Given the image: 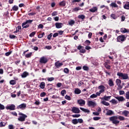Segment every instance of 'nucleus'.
Instances as JSON below:
<instances>
[{
    "mask_svg": "<svg viewBox=\"0 0 129 129\" xmlns=\"http://www.w3.org/2000/svg\"><path fill=\"white\" fill-rule=\"evenodd\" d=\"M118 119H119L120 120H124V117L119 116L118 117L117 116H113L109 117V120L110 121H111V122L113 124H118L119 123V121L118 120Z\"/></svg>",
    "mask_w": 129,
    "mask_h": 129,
    "instance_id": "nucleus-1",
    "label": "nucleus"
},
{
    "mask_svg": "<svg viewBox=\"0 0 129 129\" xmlns=\"http://www.w3.org/2000/svg\"><path fill=\"white\" fill-rule=\"evenodd\" d=\"M117 76L119 77L120 79H123V80H125L126 79H128V75L127 74H123L122 73L118 72L117 73Z\"/></svg>",
    "mask_w": 129,
    "mask_h": 129,
    "instance_id": "nucleus-2",
    "label": "nucleus"
},
{
    "mask_svg": "<svg viewBox=\"0 0 129 129\" xmlns=\"http://www.w3.org/2000/svg\"><path fill=\"white\" fill-rule=\"evenodd\" d=\"M19 115H20L19 117L18 118L19 121H25L26 120V118L28 117V116L22 112L19 113Z\"/></svg>",
    "mask_w": 129,
    "mask_h": 129,
    "instance_id": "nucleus-3",
    "label": "nucleus"
},
{
    "mask_svg": "<svg viewBox=\"0 0 129 129\" xmlns=\"http://www.w3.org/2000/svg\"><path fill=\"white\" fill-rule=\"evenodd\" d=\"M32 22H33V20H27L26 21L22 23V27L23 28H29V27H30V25L28 24H31Z\"/></svg>",
    "mask_w": 129,
    "mask_h": 129,
    "instance_id": "nucleus-4",
    "label": "nucleus"
},
{
    "mask_svg": "<svg viewBox=\"0 0 129 129\" xmlns=\"http://www.w3.org/2000/svg\"><path fill=\"white\" fill-rule=\"evenodd\" d=\"M48 62V58L45 56H42L40 58L39 63L41 64H46Z\"/></svg>",
    "mask_w": 129,
    "mask_h": 129,
    "instance_id": "nucleus-5",
    "label": "nucleus"
},
{
    "mask_svg": "<svg viewBox=\"0 0 129 129\" xmlns=\"http://www.w3.org/2000/svg\"><path fill=\"white\" fill-rule=\"evenodd\" d=\"M116 84L119 89H122V86L120 85L121 84V80H120V79H117L116 80Z\"/></svg>",
    "mask_w": 129,
    "mask_h": 129,
    "instance_id": "nucleus-6",
    "label": "nucleus"
},
{
    "mask_svg": "<svg viewBox=\"0 0 129 129\" xmlns=\"http://www.w3.org/2000/svg\"><path fill=\"white\" fill-rule=\"evenodd\" d=\"M126 39L125 36L120 35L117 37V42H123Z\"/></svg>",
    "mask_w": 129,
    "mask_h": 129,
    "instance_id": "nucleus-7",
    "label": "nucleus"
},
{
    "mask_svg": "<svg viewBox=\"0 0 129 129\" xmlns=\"http://www.w3.org/2000/svg\"><path fill=\"white\" fill-rule=\"evenodd\" d=\"M77 103L78 104H79L80 106H84V105H85L86 102L85 100L81 99L80 100H78Z\"/></svg>",
    "mask_w": 129,
    "mask_h": 129,
    "instance_id": "nucleus-8",
    "label": "nucleus"
},
{
    "mask_svg": "<svg viewBox=\"0 0 129 129\" xmlns=\"http://www.w3.org/2000/svg\"><path fill=\"white\" fill-rule=\"evenodd\" d=\"M72 111L74 113H80V110L79 109V108H77L76 107H73Z\"/></svg>",
    "mask_w": 129,
    "mask_h": 129,
    "instance_id": "nucleus-9",
    "label": "nucleus"
},
{
    "mask_svg": "<svg viewBox=\"0 0 129 129\" xmlns=\"http://www.w3.org/2000/svg\"><path fill=\"white\" fill-rule=\"evenodd\" d=\"M27 107V104L25 103H22L19 105H18L17 107V109H25Z\"/></svg>",
    "mask_w": 129,
    "mask_h": 129,
    "instance_id": "nucleus-10",
    "label": "nucleus"
},
{
    "mask_svg": "<svg viewBox=\"0 0 129 129\" xmlns=\"http://www.w3.org/2000/svg\"><path fill=\"white\" fill-rule=\"evenodd\" d=\"M6 108L7 109H10V110H15L16 109V105L11 104V105L7 106Z\"/></svg>",
    "mask_w": 129,
    "mask_h": 129,
    "instance_id": "nucleus-11",
    "label": "nucleus"
},
{
    "mask_svg": "<svg viewBox=\"0 0 129 129\" xmlns=\"http://www.w3.org/2000/svg\"><path fill=\"white\" fill-rule=\"evenodd\" d=\"M98 89L100 90V92L102 93H103V92H104V91H105V87L104 85H100L98 87Z\"/></svg>",
    "mask_w": 129,
    "mask_h": 129,
    "instance_id": "nucleus-12",
    "label": "nucleus"
},
{
    "mask_svg": "<svg viewBox=\"0 0 129 129\" xmlns=\"http://www.w3.org/2000/svg\"><path fill=\"white\" fill-rule=\"evenodd\" d=\"M115 98H116V99H117V100H118L119 102H122V101H124L125 100V99H124V98L122 96H116L115 97Z\"/></svg>",
    "mask_w": 129,
    "mask_h": 129,
    "instance_id": "nucleus-13",
    "label": "nucleus"
},
{
    "mask_svg": "<svg viewBox=\"0 0 129 129\" xmlns=\"http://www.w3.org/2000/svg\"><path fill=\"white\" fill-rule=\"evenodd\" d=\"M54 66L57 68H60V67H61V66H63V63L59 62V61H58L54 63Z\"/></svg>",
    "mask_w": 129,
    "mask_h": 129,
    "instance_id": "nucleus-14",
    "label": "nucleus"
},
{
    "mask_svg": "<svg viewBox=\"0 0 129 129\" xmlns=\"http://www.w3.org/2000/svg\"><path fill=\"white\" fill-rule=\"evenodd\" d=\"M88 106L90 107V106H93V107H94L95 106V102L92 101H89L88 102Z\"/></svg>",
    "mask_w": 129,
    "mask_h": 129,
    "instance_id": "nucleus-15",
    "label": "nucleus"
},
{
    "mask_svg": "<svg viewBox=\"0 0 129 129\" xmlns=\"http://www.w3.org/2000/svg\"><path fill=\"white\" fill-rule=\"evenodd\" d=\"M98 10V8H97V7H95L89 9V12H90L91 13H96V12H97Z\"/></svg>",
    "mask_w": 129,
    "mask_h": 129,
    "instance_id": "nucleus-16",
    "label": "nucleus"
},
{
    "mask_svg": "<svg viewBox=\"0 0 129 129\" xmlns=\"http://www.w3.org/2000/svg\"><path fill=\"white\" fill-rule=\"evenodd\" d=\"M110 98H111V96H106V95H105V96L102 98V99H103V100H106V101H108V100H109V99H110Z\"/></svg>",
    "mask_w": 129,
    "mask_h": 129,
    "instance_id": "nucleus-17",
    "label": "nucleus"
},
{
    "mask_svg": "<svg viewBox=\"0 0 129 129\" xmlns=\"http://www.w3.org/2000/svg\"><path fill=\"white\" fill-rule=\"evenodd\" d=\"M55 25V27H56V28H57V29H60V28H62V26H63V24L60 23L58 22L56 23Z\"/></svg>",
    "mask_w": 129,
    "mask_h": 129,
    "instance_id": "nucleus-18",
    "label": "nucleus"
},
{
    "mask_svg": "<svg viewBox=\"0 0 129 129\" xmlns=\"http://www.w3.org/2000/svg\"><path fill=\"white\" fill-rule=\"evenodd\" d=\"M120 32L121 33H129V29L122 28L120 29Z\"/></svg>",
    "mask_w": 129,
    "mask_h": 129,
    "instance_id": "nucleus-19",
    "label": "nucleus"
},
{
    "mask_svg": "<svg viewBox=\"0 0 129 129\" xmlns=\"http://www.w3.org/2000/svg\"><path fill=\"white\" fill-rule=\"evenodd\" d=\"M80 109L81 110H82V111H84V112H86L87 113H89V112H90V111L89 109L82 107H80Z\"/></svg>",
    "mask_w": 129,
    "mask_h": 129,
    "instance_id": "nucleus-20",
    "label": "nucleus"
},
{
    "mask_svg": "<svg viewBox=\"0 0 129 129\" xmlns=\"http://www.w3.org/2000/svg\"><path fill=\"white\" fill-rule=\"evenodd\" d=\"M110 7H111V8H118V6L114 2L111 3V4H110Z\"/></svg>",
    "mask_w": 129,
    "mask_h": 129,
    "instance_id": "nucleus-21",
    "label": "nucleus"
},
{
    "mask_svg": "<svg viewBox=\"0 0 129 129\" xmlns=\"http://www.w3.org/2000/svg\"><path fill=\"white\" fill-rule=\"evenodd\" d=\"M108 85L109 86H114V84L113 83V81L112 79H109L108 81Z\"/></svg>",
    "mask_w": 129,
    "mask_h": 129,
    "instance_id": "nucleus-22",
    "label": "nucleus"
},
{
    "mask_svg": "<svg viewBox=\"0 0 129 129\" xmlns=\"http://www.w3.org/2000/svg\"><path fill=\"white\" fill-rule=\"evenodd\" d=\"M59 6H60V7H65V6H66V1H62L59 3Z\"/></svg>",
    "mask_w": 129,
    "mask_h": 129,
    "instance_id": "nucleus-23",
    "label": "nucleus"
},
{
    "mask_svg": "<svg viewBox=\"0 0 129 129\" xmlns=\"http://www.w3.org/2000/svg\"><path fill=\"white\" fill-rule=\"evenodd\" d=\"M104 66L105 68H106V69H108V70H110V68H111L110 65H109L108 63H107V62H105L104 63Z\"/></svg>",
    "mask_w": 129,
    "mask_h": 129,
    "instance_id": "nucleus-24",
    "label": "nucleus"
},
{
    "mask_svg": "<svg viewBox=\"0 0 129 129\" xmlns=\"http://www.w3.org/2000/svg\"><path fill=\"white\" fill-rule=\"evenodd\" d=\"M29 75V73H27V72H24L21 75L22 78H26V77Z\"/></svg>",
    "mask_w": 129,
    "mask_h": 129,
    "instance_id": "nucleus-25",
    "label": "nucleus"
},
{
    "mask_svg": "<svg viewBox=\"0 0 129 129\" xmlns=\"http://www.w3.org/2000/svg\"><path fill=\"white\" fill-rule=\"evenodd\" d=\"M123 8L125 10H129V2L126 3V4L123 6Z\"/></svg>",
    "mask_w": 129,
    "mask_h": 129,
    "instance_id": "nucleus-26",
    "label": "nucleus"
},
{
    "mask_svg": "<svg viewBox=\"0 0 129 129\" xmlns=\"http://www.w3.org/2000/svg\"><path fill=\"white\" fill-rule=\"evenodd\" d=\"M75 94H80L81 93V90L79 89V88H76L75 90Z\"/></svg>",
    "mask_w": 129,
    "mask_h": 129,
    "instance_id": "nucleus-27",
    "label": "nucleus"
},
{
    "mask_svg": "<svg viewBox=\"0 0 129 129\" xmlns=\"http://www.w3.org/2000/svg\"><path fill=\"white\" fill-rule=\"evenodd\" d=\"M106 114V115H112V114H113V111H112L111 110H108Z\"/></svg>",
    "mask_w": 129,
    "mask_h": 129,
    "instance_id": "nucleus-28",
    "label": "nucleus"
},
{
    "mask_svg": "<svg viewBox=\"0 0 129 129\" xmlns=\"http://www.w3.org/2000/svg\"><path fill=\"white\" fill-rule=\"evenodd\" d=\"M45 86H46V85L45 84V82H41L39 86V87H40V88H41V89H44V88H45Z\"/></svg>",
    "mask_w": 129,
    "mask_h": 129,
    "instance_id": "nucleus-29",
    "label": "nucleus"
},
{
    "mask_svg": "<svg viewBox=\"0 0 129 129\" xmlns=\"http://www.w3.org/2000/svg\"><path fill=\"white\" fill-rule=\"evenodd\" d=\"M122 114L124 115V116H127V115H128L129 114V111H127V110H124L123 111V112H122Z\"/></svg>",
    "mask_w": 129,
    "mask_h": 129,
    "instance_id": "nucleus-30",
    "label": "nucleus"
},
{
    "mask_svg": "<svg viewBox=\"0 0 129 129\" xmlns=\"http://www.w3.org/2000/svg\"><path fill=\"white\" fill-rule=\"evenodd\" d=\"M74 24H75V21L74 20H71L69 21V25L70 26H73Z\"/></svg>",
    "mask_w": 129,
    "mask_h": 129,
    "instance_id": "nucleus-31",
    "label": "nucleus"
},
{
    "mask_svg": "<svg viewBox=\"0 0 129 129\" xmlns=\"http://www.w3.org/2000/svg\"><path fill=\"white\" fill-rule=\"evenodd\" d=\"M12 10H13V11H15V12H17V11H18V10H19V7H18L16 5H15L12 8Z\"/></svg>",
    "mask_w": 129,
    "mask_h": 129,
    "instance_id": "nucleus-32",
    "label": "nucleus"
},
{
    "mask_svg": "<svg viewBox=\"0 0 129 129\" xmlns=\"http://www.w3.org/2000/svg\"><path fill=\"white\" fill-rule=\"evenodd\" d=\"M102 104H103L104 105H105L106 106H108L109 105V103L105 101H102L101 102Z\"/></svg>",
    "mask_w": 129,
    "mask_h": 129,
    "instance_id": "nucleus-33",
    "label": "nucleus"
},
{
    "mask_svg": "<svg viewBox=\"0 0 129 129\" xmlns=\"http://www.w3.org/2000/svg\"><path fill=\"white\" fill-rule=\"evenodd\" d=\"M81 10V8L79 7H76L74 9H73L72 12H78V11H80Z\"/></svg>",
    "mask_w": 129,
    "mask_h": 129,
    "instance_id": "nucleus-34",
    "label": "nucleus"
},
{
    "mask_svg": "<svg viewBox=\"0 0 129 129\" xmlns=\"http://www.w3.org/2000/svg\"><path fill=\"white\" fill-rule=\"evenodd\" d=\"M10 83L11 85H16L17 82H16V81L14 80H12L10 81Z\"/></svg>",
    "mask_w": 129,
    "mask_h": 129,
    "instance_id": "nucleus-35",
    "label": "nucleus"
},
{
    "mask_svg": "<svg viewBox=\"0 0 129 129\" xmlns=\"http://www.w3.org/2000/svg\"><path fill=\"white\" fill-rule=\"evenodd\" d=\"M72 122L74 124H77V123H78V121L77 119H73L72 120Z\"/></svg>",
    "mask_w": 129,
    "mask_h": 129,
    "instance_id": "nucleus-36",
    "label": "nucleus"
},
{
    "mask_svg": "<svg viewBox=\"0 0 129 129\" xmlns=\"http://www.w3.org/2000/svg\"><path fill=\"white\" fill-rule=\"evenodd\" d=\"M85 43L87 46H89V45H90V44H91V41H90V40H87L85 41Z\"/></svg>",
    "mask_w": 129,
    "mask_h": 129,
    "instance_id": "nucleus-37",
    "label": "nucleus"
},
{
    "mask_svg": "<svg viewBox=\"0 0 129 129\" xmlns=\"http://www.w3.org/2000/svg\"><path fill=\"white\" fill-rule=\"evenodd\" d=\"M78 19H81V20H84V19H85V15H79Z\"/></svg>",
    "mask_w": 129,
    "mask_h": 129,
    "instance_id": "nucleus-38",
    "label": "nucleus"
},
{
    "mask_svg": "<svg viewBox=\"0 0 129 129\" xmlns=\"http://www.w3.org/2000/svg\"><path fill=\"white\" fill-rule=\"evenodd\" d=\"M70 70L68 68H64L63 70V72L66 74H69Z\"/></svg>",
    "mask_w": 129,
    "mask_h": 129,
    "instance_id": "nucleus-39",
    "label": "nucleus"
},
{
    "mask_svg": "<svg viewBox=\"0 0 129 129\" xmlns=\"http://www.w3.org/2000/svg\"><path fill=\"white\" fill-rule=\"evenodd\" d=\"M26 58H31L32 57V52H29L25 55Z\"/></svg>",
    "mask_w": 129,
    "mask_h": 129,
    "instance_id": "nucleus-40",
    "label": "nucleus"
},
{
    "mask_svg": "<svg viewBox=\"0 0 129 129\" xmlns=\"http://www.w3.org/2000/svg\"><path fill=\"white\" fill-rule=\"evenodd\" d=\"M62 35L63 34V33H54V34H53V38H56V37H57V36H58V35Z\"/></svg>",
    "mask_w": 129,
    "mask_h": 129,
    "instance_id": "nucleus-41",
    "label": "nucleus"
},
{
    "mask_svg": "<svg viewBox=\"0 0 129 129\" xmlns=\"http://www.w3.org/2000/svg\"><path fill=\"white\" fill-rule=\"evenodd\" d=\"M9 38H10V39H17V36H16L15 35L12 34H10Z\"/></svg>",
    "mask_w": 129,
    "mask_h": 129,
    "instance_id": "nucleus-42",
    "label": "nucleus"
},
{
    "mask_svg": "<svg viewBox=\"0 0 129 129\" xmlns=\"http://www.w3.org/2000/svg\"><path fill=\"white\" fill-rule=\"evenodd\" d=\"M83 70H85V71H88L89 70V68L86 66H84L83 67Z\"/></svg>",
    "mask_w": 129,
    "mask_h": 129,
    "instance_id": "nucleus-43",
    "label": "nucleus"
},
{
    "mask_svg": "<svg viewBox=\"0 0 129 129\" xmlns=\"http://www.w3.org/2000/svg\"><path fill=\"white\" fill-rule=\"evenodd\" d=\"M110 102L113 103V104H116L117 103V101H116V100H115L114 99H112L111 100H110Z\"/></svg>",
    "mask_w": 129,
    "mask_h": 129,
    "instance_id": "nucleus-44",
    "label": "nucleus"
},
{
    "mask_svg": "<svg viewBox=\"0 0 129 129\" xmlns=\"http://www.w3.org/2000/svg\"><path fill=\"white\" fill-rule=\"evenodd\" d=\"M80 53H82L83 54H84V53H86V50H85V48H82L80 50Z\"/></svg>",
    "mask_w": 129,
    "mask_h": 129,
    "instance_id": "nucleus-45",
    "label": "nucleus"
},
{
    "mask_svg": "<svg viewBox=\"0 0 129 129\" xmlns=\"http://www.w3.org/2000/svg\"><path fill=\"white\" fill-rule=\"evenodd\" d=\"M61 94L62 96H64L65 94H66V90H62L61 91Z\"/></svg>",
    "mask_w": 129,
    "mask_h": 129,
    "instance_id": "nucleus-46",
    "label": "nucleus"
},
{
    "mask_svg": "<svg viewBox=\"0 0 129 129\" xmlns=\"http://www.w3.org/2000/svg\"><path fill=\"white\" fill-rule=\"evenodd\" d=\"M5 108V105L0 103V110H4Z\"/></svg>",
    "mask_w": 129,
    "mask_h": 129,
    "instance_id": "nucleus-47",
    "label": "nucleus"
},
{
    "mask_svg": "<svg viewBox=\"0 0 129 129\" xmlns=\"http://www.w3.org/2000/svg\"><path fill=\"white\" fill-rule=\"evenodd\" d=\"M64 98L67 99V100H71V97H70V96H68V95H66L64 96Z\"/></svg>",
    "mask_w": 129,
    "mask_h": 129,
    "instance_id": "nucleus-48",
    "label": "nucleus"
},
{
    "mask_svg": "<svg viewBox=\"0 0 129 129\" xmlns=\"http://www.w3.org/2000/svg\"><path fill=\"white\" fill-rule=\"evenodd\" d=\"M125 97L126 99H129V91H127L125 93Z\"/></svg>",
    "mask_w": 129,
    "mask_h": 129,
    "instance_id": "nucleus-49",
    "label": "nucleus"
},
{
    "mask_svg": "<svg viewBox=\"0 0 129 129\" xmlns=\"http://www.w3.org/2000/svg\"><path fill=\"white\" fill-rule=\"evenodd\" d=\"M45 35V33H40L38 35V38H43V36Z\"/></svg>",
    "mask_w": 129,
    "mask_h": 129,
    "instance_id": "nucleus-50",
    "label": "nucleus"
},
{
    "mask_svg": "<svg viewBox=\"0 0 129 129\" xmlns=\"http://www.w3.org/2000/svg\"><path fill=\"white\" fill-rule=\"evenodd\" d=\"M6 123H4L3 121L0 122V127H3V126H6Z\"/></svg>",
    "mask_w": 129,
    "mask_h": 129,
    "instance_id": "nucleus-51",
    "label": "nucleus"
},
{
    "mask_svg": "<svg viewBox=\"0 0 129 129\" xmlns=\"http://www.w3.org/2000/svg\"><path fill=\"white\" fill-rule=\"evenodd\" d=\"M22 29V26H19L17 27L16 31H14V33H17V32H19V30H21Z\"/></svg>",
    "mask_w": 129,
    "mask_h": 129,
    "instance_id": "nucleus-52",
    "label": "nucleus"
},
{
    "mask_svg": "<svg viewBox=\"0 0 129 129\" xmlns=\"http://www.w3.org/2000/svg\"><path fill=\"white\" fill-rule=\"evenodd\" d=\"M55 79V78L51 77V78H47V80L48 81H49L50 82H51V81H54Z\"/></svg>",
    "mask_w": 129,
    "mask_h": 129,
    "instance_id": "nucleus-53",
    "label": "nucleus"
},
{
    "mask_svg": "<svg viewBox=\"0 0 129 129\" xmlns=\"http://www.w3.org/2000/svg\"><path fill=\"white\" fill-rule=\"evenodd\" d=\"M78 123H83V119L82 118L78 119Z\"/></svg>",
    "mask_w": 129,
    "mask_h": 129,
    "instance_id": "nucleus-54",
    "label": "nucleus"
},
{
    "mask_svg": "<svg viewBox=\"0 0 129 129\" xmlns=\"http://www.w3.org/2000/svg\"><path fill=\"white\" fill-rule=\"evenodd\" d=\"M73 117H80V116H81V115L79 114H74L72 115Z\"/></svg>",
    "mask_w": 129,
    "mask_h": 129,
    "instance_id": "nucleus-55",
    "label": "nucleus"
},
{
    "mask_svg": "<svg viewBox=\"0 0 129 129\" xmlns=\"http://www.w3.org/2000/svg\"><path fill=\"white\" fill-rule=\"evenodd\" d=\"M96 97H97V95L95 94H93L90 96L91 98H96Z\"/></svg>",
    "mask_w": 129,
    "mask_h": 129,
    "instance_id": "nucleus-56",
    "label": "nucleus"
},
{
    "mask_svg": "<svg viewBox=\"0 0 129 129\" xmlns=\"http://www.w3.org/2000/svg\"><path fill=\"white\" fill-rule=\"evenodd\" d=\"M101 118V117H94L93 118V119L94 120H99V119H100Z\"/></svg>",
    "mask_w": 129,
    "mask_h": 129,
    "instance_id": "nucleus-57",
    "label": "nucleus"
},
{
    "mask_svg": "<svg viewBox=\"0 0 129 129\" xmlns=\"http://www.w3.org/2000/svg\"><path fill=\"white\" fill-rule=\"evenodd\" d=\"M53 36V33H50L49 35L47 36L48 40H51V38H52V36Z\"/></svg>",
    "mask_w": 129,
    "mask_h": 129,
    "instance_id": "nucleus-58",
    "label": "nucleus"
},
{
    "mask_svg": "<svg viewBox=\"0 0 129 129\" xmlns=\"http://www.w3.org/2000/svg\"><path fill=\"white\" fill-rule=\"evenodd\" d=\"M12 51H9V52H7L5 53V56H7V57H8V56H10V55H11V54H12Z\"/></svg>",
    "mask_w": 129,
    "mask_h": 129,
    "instance_id": "nucleus-59",
    "label": "nucleus"
},
{
    "mask_svg": "<svg viewBox=\"0 0 129 129\" xmlns=\"http://www.w3.org/2000/svg\"><path fill=\"white\" fill-rule=\"evenodd\" d=\"M8 128H9V129H14V128H15V127L14 126V125H13V124H10V125H9Z\"/></svg>",
    "mask_w": 129,
    "mask_h": 129,
    "instance_id": "nucleus-60",
    "label": "nucleus"
},
{
    "mask_svg": "<svg viewBox=\"0 0 129 129\" xmlns=\"http://www.w3.org/2000/svg\"><path fill=\"white\" fill-rule=\"evenodd\" d=\"M121 22H124V20H125V16H124V15H122L121 17Z\"/></svg>",
    "mask_w": 129,
    "mask_h": 129,
    "instance_id": "nucleus-61",
    "label": "nucleus"
},
{
    "mask_svg": "<svg viewBox=\"0 0 129 129\" xmlns=\"http://www.w3.org/2000/svg\"><path fill=\"white\" fill-rule=\"evenodd\" d=\"M111 18H112L114 20H115L116 19V16H115V14H111Z\"/></svg>",
    "mask_w": 129,
    "mask_h": 129,
    "instance_id": "nucleus-62",
    "label": "nucleus"
},
{
    "mask_svg": "<svg viewBox=\"0 0 129 129\" xmlns=\"http://www.w3.org/2000/svg\"><path fill=\"white\" fill-rule=\"evenodd\" d=\"M46 96V93L44 92L40 94L41 97H44V96Z\"/></svg>",
    "mask_w": 129,
    "mask_h": 129,
    "instance_id": "nucleus-63",
    "label": "nucleus"
},
{
    "mask_svg": "<svg viewBox=\"0 0 129 129\" xmlns=\"http://www.w3.org/2000/svg\"><path fill=\"white\" fill-rule=\"evenodd\" d=\"M40 101L38 100V101H36L34 102V104H35L36 105H39L40 104Z\"/></svg>",
    "mask_w": 129,
    "mask_h": 129,
    "instance_id": "nucleus-64",
    "label": "nucleus"
}]
</instances>
